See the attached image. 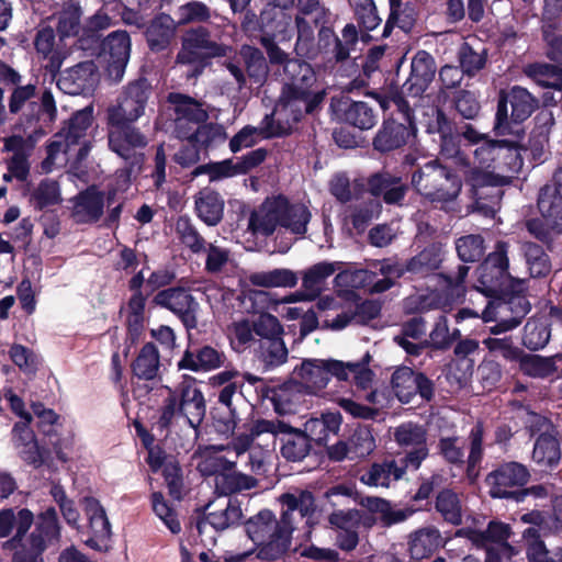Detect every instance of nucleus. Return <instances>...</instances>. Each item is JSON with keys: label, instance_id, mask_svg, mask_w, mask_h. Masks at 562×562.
Returning a JSON list of instances; mask_svg holds the SVG:
<instances>
[{"label": "nucleus", "instance_id": "nucleus-52", "mask_svg": "<svg viewBox=\"0 0 562 562\" xmlns=\"http://www.w3.org/2000/svg\"><path fill=\"white\" fill-rule=\"evenodd\" d=\"M436 508L447 521L453 525L461 522L462 507L457 494L452 491L446 490L439 493Z\"/></svg>", "mask_w": 562, "mask_h": 562}, {"label": "nucleus", "instance_id": "nucleus-30", "mask_svg": "<svg viewBox=\"0 0 562 562\" xmlns=\"http://www.w3.org/2000/svg\"><path fill=\"white\" fill-rule=\"evenodd\" d=\"M224 205L223 198L212 189H202L194 195L195 213L209 226H215L222 221Z\"/></svg>", "mask_w": 562, "mask_h": 562}, {"label": "nucleus", "instance_id": "nucleus-35", "mask_svg": "<svg viewBox=\"0 0 562 562\" xmlns=\"http://www.w3.org/2000/svg\"><path fill=\"white\" fill-rule=\"evenodd\" d=\"M224 361V353L212 347L205 346L199 349L196 353L186 351L178 363V368L191 371H211L223 366Z\"/></svg>", "mask_w": 562, "mask_h": 562}, {"label": "nucleus", "instance_id": "nucleus-14", "mask_svg": "<svg viewBox=\"0 0 562 562\" xmlns=\"http://www.w3.org/2000/svg\"><path fill=\"white\" fill-rule=\"evenodd\" d=\"M59 535L56 512L48 508L41 516L36 529L29 539V548L25 546L16 551L13 562H43L41 554L46 544Z\"/></svg>", "mask_w": 562, "mask_h": 562}, {"label": "nucleus", "instance_id": "nucleus-41", "mask_svg": "<svg viewBox=\"0 0 562 562\" xmlns=\"http://www.w3.org/2000/svg\"><path fill=\"white\" fill-rule=\"evenodd\" d=\"M15 446L24 461L32 465H40L43 462L42 452L37 446L34 434L29 427H20L16 424L13 428Z\"/></svg>", "mask_w": 562, "mask_h": 562}, {"label": "nucleus", "instance_id": "nucleus-40", "mask_svg": "<svg viewBox=\"0 0 562 562\" xmlns=\"http://www.w3.org/2000/svg\"><path fill=\"white\" fill-rule=\"evenodd\" d=\"M441 546V537L434 528H424L416 531L409 541V551L413 559L427 558Z\"/></svg>", "mask_w": 562, "mask_h": 562}, {"label": "nucleus", "instance_id": "nucleus-26", "mask_svg": "<svg viewBox=\"0 0 562 562\" xmlns=\"http://www.w3.org/2000/svg\"><path fill=\"white\" fill-rule=\"evenodd\" d=\"M436 72L434 58L425 50L418 52L412 60V71L403 85V91L409 95H420L432 81Z\"/></svg>", "mask_w": 562, "mask_h": 562}, {"label": "nucleus", "instance_id": "nucleus-47", "mask_svg": "<svg viewBox=\"0 0 562 562\" xmlns=\"http://www.w3.org/2000/svg\"><path fill=\"white\" fill-rule=\"evenodd\" d=\"M159 369V356L154 345L147 344L133 364L134 373L142 379L150 380L156 376Z\"/></svg>", "mask_w": 562, "mask_h": 562}, {"label": "nucleus", "instance_id": "nucleus-36", "mask_svg": "<svg viewBox=\"0 0 562 562\" xmlns=\"http://www.w3.org/2000/svg\"><path fill=\"white\" fill-rule=\"evenodd\" d=\"M292 2L293 0H269V8L260 15L267 34L276 36L286 33L291 25V16L285 13L284 8Z\"/></svg>", "mask_w": 562, "mask_h": 562}, {"label": "nucleus", "instance_id": "nucleus-44", "mask_svg": "<svg viewBox=\"0 0 562 562\" xmlns=\"http://www.w3.org/2000/svg\"><path fill=\"white\" fill-rule=\"evenodd\" d=\"M33 522V514L21 509L15 515L12 509L0 510V538L7 537L15 529L16 537L24 535Z\"/></svg>", "mask_w": 562, "mask_h": 562}, {"label": "nucleus", "instance_id": "nucleus-53", "mask_svg": "<svg viewBox=\"0 0 562 562\" xmlns=\"http://www.w3.org/2000/svg\"><path fill=\"white\" fill-rule=\"evenodd\" d=\"M366 505L387 525L403 521L412 514L411 510L394 509L389 502L376 497H368Z\"/></svg>", "mask_w": 562, "mask_h": 562}, {"label": "nucleus", "instance_id": "nucleus-22", "mask_svg": "<svg viewBox=\"0 0 562 562\" xmlns=\"http://www.w3.org/2000/svg\"><path fill=\"white\" fill-rule=\"evenodd\" d=\"M538 206L546 225L553 231L562 232V169L554 173L553 184H548L541 190Z\"/></svg>", "mask_w": 562, "mask_h": 562}, {"label": "nucleus", "instance_id": "nucleus-64", "mask_svg": "<svg viewBox=\"0 0 562 562\" xmlns=\"http://www.w3.org/2000/svg\"><path fill=\"white\" fill-rule=\"evenodd\" d=\"M348 442L355 459L370 454L375 447L374 438L366 427L357 429Z\"/></svg>", "mask_w": 562, "mask_h": 562}, {"label": "nucleus", "instance_id": "nucleus-62", "mask_svg": "<svg viewBox=\"0 0 562 562\" xmlns=\"http://www.w3.org/2000/svg\"><path fill=\"white\" fill-rule=\"evenodd\" d=\"M254 330L250 323L246 319L234 322L228 327V338L232 347L237 351L244 350L252 340Z\"/></svg>", "mask_w": 562, "mask_h": 562}, {"label": "nucleus", "instance_id": "nucleus-59", "mask_svg": "<svg viewBox=\"0 0 562 562\" xmlns=\"http://www.w3.org/2000/svg\"><path fill=\"white\" fill-rule=\"evenodd\" d=\"M483 239L479 235L464 236L457 241L458 255L464 262L480 259L483 255Z\"/></svg>", "mask_w": 562, "mask_h": 562}, {"label": "nucleus", "instance_id": "nucleus-32", "mask_svg": "<svg viewBox=\"0 0 562 562\" xmlns=\"http://www.w3.org/2000/svg\"><path fill=\"white\" fill-rule=\"evenodd\" d=\"M223 451V446H210L199 450L194 454L198 471L204 476L215 475V479L229 471L236 461L223 457L221 454Z\"/></svg>", "mask_w": 562, "mask_h": 562}, {"label": "nucleus", "instance_id": "nucleus-42", "mask_svg": "<svg viewBox=\"0 0 562 562\" xmlns=\"http://www.w3.org/2000/svg\"><path fill=\"white\" fill-rule=\"evenodd\" d=\"M175 36L173 20L169 15H160L151 22L147 30V41L153 50L165 49Z\"/></svg>", "mask_w": 562, "mask_h": 562}, {"label": "nucleus", "instance_id": "nucleus-29", "mask_svg": "<svg viewBox=\"0 0 562 562\" xmlns=\"http://www.w3.org/2000/svg\"><path fill=\"white\" fill-rule=\"evenodd\" d=\"M506 254V244L498 243L494 252L480 267L481 283L490 291L496 290L498 281L507 274L508 259Z\"/></svg>", "mask_w": 562, "mask_h": 562}, {"label": "nucleus", "instance_id": "nucleus-31", "mask_svg": "<svg viewBox=\"0 0 562 562\" xmlns=\"http://www.w3.org/2000/svg\"><path fill=\"white\" fill-rule=\"evenodd\" d=\"M104 200L101 192L89 188L74 200L72 217L77 223H91L103 213Z\"/></svg>", "mask_w": 562, "mask_h": 562}, {"label": "nucleus", "instance_id": "nucleus-33", "mask_svg": "<svg viewBox=\"0 0 562 562\" xmlns=\"http://www.w3.org/2000/svg\"><path fill=\"white\" fill-rule=\"evenodd\" d=\"M562 361L561 355L544 358L539 355L525 353L520 358L519 369L527 375L539 379H555L560 376L559 362Z\"/></svg>", "mask_w": 562, "mask_h": 562}, {"label": "nucleus", "instance_id": "nucleus-16", "mask_svg": "<svg viewBox=\"0 0 562 562\" xmlns=\"http://www.w3.org/2000/svg\"><path fill=\"white\" fill-rule=\"evenodd\" d=\"M352 296V292L340 290L335 294L319 297L317 308L326 314L324 319L326 327L340 330L351 322L356 308Z\"/></svg>", "mask_w": 562, "mask_h": 562}, {"label": "nucleus", "instance_id": "nucleus-60", "mask_svg": "<svg viewBox=\"0 0 562 562\" xmlns=\"http://www.w3.org/2000/svg\"><path fill=\"white\" fill-rule=\"evenodd\" d=\"M375 269L383 276V279L373 284L372 291L374 292H383L390 289L394 280L400 278L404 272L401 265L390 259L378 262Z\"/></svg>", "mask_w": 562, "mask_h": 562}, {"label": "nucleus", "instance_id": "nucleus-23", "mask_svg": "<svg viewBox=\"0 0 562 562\" xmlns=\"http://www.w3.org/2000/svg\"><path fill=\"white\" fill-rule=\"evenodd\" d=\"M154 303L180 316L188 328L196 326L195 312L198 304L187 291L182 289H167L160 291L154 297Z\"/></svg>", "mask_w": 562, "mask_h": 562}, {"label": "nucleus", "instance_id": "nucleus-21", "mask_svg": "<svg viewBox=\"0 0 562 562\" xmlns=\"http://www.w3.org/2000/svg\"><path fill=\"white\" fill-rule=\"evenodd\" d=\"M528 476V471L522 464L516 462L506 463L487 476L486 482L490 486V494L493 497L499 498L512 497L516 493L509 491V488L525 485Z\"/></svg>", "mask_w": 562, "mask_h": 562}, {"label": "nucleus", "instance_id": "nucleus-9", "mask_svg": "<svg viewBox=\"0 0 562 562\" xmlns=\"http://www.w3.org/2000/svg\"><path fill=\"white\" fill-rule=\"evenodd\" d=\"M249 538L259 547L258 557L263 560H276L289 548L291 530L281 518L278 521L272 512L265 509L250 518L246 524Z\"/></svg>", "mask_w": 562, "mask_h": 562}, {"label": "nucleus", "instance_id": "nucleus-3", "mask_svg": "<svg viewBox=\"0 0 562 562\" xmlns=\"http://www.w3.org/2000/svg\"><path fill=\"white\" fill-rule=\"evenodd\" d=\"M311 220L308 209L302 203H290L283 196L267 199L249 218V227L255 234L268 236L278 227L292 234H304Z\"/></svg>", "mask_w": 562, "mask_h": 562}, {"label": "nucleus", "instance_id": "nucleus-4", "mask_svg": "<svg viewBox=\"0 0 562 562\" xmlns=\"http://www.w3.org/2000/svg\"><path fill=\"white\" fill-rule=\"evenodd\" d=\"M91 122V110L86 109L77 112L68 126L55 135L54 140L48 145L47 158L43 162L44 169L49 171L52 166L85 159L90 150L85 137Z\"/></svg>", "mask_w": 562, "mask_h": 562}, {"label": "nucleus", "instance_id": "nucleus-57", "mask_svg": "<svg viewBox=\"0 0 562 562\" xmlns=\"http://www.w3.org/2000/svg\"><path fill=\"white\" fill-rule=\"evenodd\" d=\"M484 346L491 351L501 355L504 359L512 362H519L524 351L513 344L510 337L494 338L490 337L483 340Z\"/></svg>", "mask_w": 562, "mask_h": 562}, {"label": "nucleus", "instance_id": "nucleus-6", "mask_svg": "<svg viewBox=\"0 0 562 562\" xmlns=\"http://www.w3.org/2000/svg\"><path fill=\"white\" fill-rule=\"evenodd\" d=\"M170 100L176 105V125L179 137L189 139L192 143L175 155L176 161L187 167L199 159L195 144H203L205 142L203 135L209 127L201 124L206 120L207 114L196 101L186 95L172 94Z\"/></svg>", "mask_w": 562, "mask_h": 562}, {"label": "nucleus", "instance_id": "nucleus-48", "mask_svg": "<svg viewBox=\"0 0 562 562\" xmlns=\"http://www.w3.org/2000/svg\"><path fill=\"white\" fill-rule=\"evenodd\" d=\"M256 484L257 481L254 477L240 472H224V474H220L216 477L215 485L217 491L224 495H227L231 493L251 490L256 486Z\"/></svg>", "mask_w": 562, "mask_h": 562}, {"label": "nucleus", "instance_id": "nucleus-2", "mask_svg": "<svg viewBox=\"0 0 562 562\" xmlns=\"http://www.w3.org/2000/svg\"><path fill=\"white\" fill-rule=\"evenodd\" d=\"M370 356L367 353L361 362H344L335 359L304 360L293 371V380L308 394H317L324 390L330 376L347 381L353 375L355 382L361 389L369 386L372 371L367 367Z\"/></svg>", "mask_w": 562, "mask_h": 562}, {"label": "nucleus", "instance_id": "nucleus-19", "mask_svg": "<svg viewBox=\"0 0 562 562\" xmlns=\"http://www.w3.org/2000/svg\"><path fill=\"white\" fill-rule=\"evenodd\" d=\"M394 438L401 447L411 449L404 459L405 465L418 469L428 456L425 428L414 423H404L395 429Z\"/></svg>", "mask_w": 562, "mask_h": 562}, {"label": "nucleus", "instance_id": "nucleus-28", "mask_svg": "<svg viewBox=\"0 0 562 562\" xmlns=\"http://www.w3.org/2000/svg\"><path fill=\"white\" fill-rule=\"evenodd\" d=\"M331 109L338 117L361 130H369L375 124V116L364 102H353L348 97H341L333 99Z\"/></svg>", "mask_w": 562, "mask_h": 562}, {"label": "nucleus", "instance_id": "nucleus-18", "mask_svg": "<svg viewBox=\"0 0 562 562\" xmlns=\"http://www.w3.org/2000/svg\"><path fill=\"white\" fill-rule=\"evenodd\" d=\"M392 387L397 398L403 403H409L416 394H419L424 400H429L432 395L430 380L407 367L394 371Z\"/></svg>", "mask_w": 562, "mask_h": 562}, {"label": "nucleus", "instance_id": "nucleus-49", "mask_svg": "<svg viewBox=\"0 0 562 562\" xmlns=\"http://www.w3.org/2000/svg\"><path fill=\"white\" fill-rule=\"evenodd\" d=\"M60 201L59 187L53 180L42 181L30 195V202L40 210L58 204Z\"/></svg>", "mask_w": 562, "mask_h": 562}, {"label": "nucleus", "instance_id": "nucleus-39", "mask_svg": "<svg viewBox=\"0 0 562 562\" xmlns=\"http://www.w3.org/2000/svg\"><path fill=\"white\" fill-rule=\"evenodd\" d=\"M404 472L405 469L395 461H387L373 464L361 475L360 480L369 486L389 487L392 482L400 480Z\"/></svg>", "mask_w": 562, "mask_h": 562}, {"label": "nucleus", "instance_id": "nucleus-24", "mask_svg": "<svg viewBox=\"0 0 562 562\" xmlns=\"http://www.w3.org/2000/svg\"><path fill=\"white\" fill-rule=\"evenodd\" d=\"M82 506L92 537L86 543L95 550H103L106 548L105 541L111 537V525L108 519L105 509L100 502L93 497H85Z\"/></svg>", "mask_w": 562, "mask_h": 562}, {"label": "nucleus", "instance_id": "nucleus-25", "mask_svg": "<svg viewBox=\"0 0 562 562\" xmlns=\"http://www.w3.org/2000/svg\"><path fill=\"white\" fill-rule=\"evenodd\" d=\"M283 512L281 518L283 522L290 527L291 532L293 531V514L297 512L302 518L306 519V524L311 526L313 524V516L316 510L315 498L310 491L306 490H294L284 493L279 498Z\"/></svg>", "mask_w": 562, "mask_h": 562}, {"label": "nucleus", "instance_id": "nucleus-55", "mask_svg": "<svg viewBox=\"0 0 562 562\" xmlns=\"http://www.w3.org/2000/svg\"><path fill=\"white\" fill-rule=\"evenodd\" d=\"M524 252L532 277H542L550 271L549 258L540 246L526 244L524 246Z\"/></svg>", "mask_w": 562, "mask_h": 562}, {"label": "nucleus", "instance_id": "nucleus-17", "mask_svg": "<svg viewBox=\"0 0 562 562\" xmlns=\"http://www.w3.org/2000/svg\"><path fill=\"white\" fill-rule=\"evenodd\" d=\"M226 53L227 47L210 41L205 31L198 29L188 32L184 36L177 61L180 64H195L205 58L225 56Z\"/></svg>", "mask_w": 562, "mask_h": 562}, {"label": "nucleus", "instance_id": "nucleus-1", "mask_svg": "<svg viewBox=\"0 0 562 562\" xmlns=\"http://www.w3.org/2000/svg\"><path fill=\"white\" fill-rule=\"evenodd\" d=\"M261 44L270 63L283 66L286 80L271 116L267 115L260 127L265 137H271L289 133L304 113L322 103L326 91L317 83L310 64L289 58L268 36L261 38Z\"/></svg>", "mask_w": 562, "mask_h": 562}, {"label": "nucleus", "instance_id": "nucleus-54", "mask_svg": "<svg viewBox=\"0 0 562 562\" xmlns=\"http://www.w3.org/2000/svg\"><path fill=\"white\" fill-rule=\"evenodd\" d=\"M151 506L156 516L165 524V526L172 532L178 533L181 530L180 521L178 520L175 509L165 501L162 494L153 493Z\"/></svg>", "mask_w": 562, "mask_h": 562}, {"label": "nucleus", "instance_id": "nucleus-8", "mask_svg": "<svg viewBox=\"0 0 562 562\" xmlns=\"http://www.w3.org/2000/svg\"><path fill=\"white\" fill-rule=\"evenodd\" d=\"M263 434L272 436L285 435L281 452L290 461H300L310 451V439L302 431L293 430L290 426L279 420L259 419L251 425L249 435H240L234 440L232 450L235 452V457L237 458L246 452L251 441Z\"/></svg>", "mask_w": 562, "mask_h": 562}, {"label": "nucleus", "instance_id": "nucleus-7", "mask_svg": "<svg viewBox=\"0 0 562 562\" xmlns=\"http://www.w3.org/2000/svg\"><path fill=\"white\" fill-rule=\"evenodd\" d=\"M166 390L168 397L161 412V424L169 425L173 417L180 414L191 427H198L205 416L206 405L196 379L183 374L176 389L166 386Z\"/></svg>", "mask_w": 562, "mask_h": 562}, {"label": "nucleus", "instance_id": "nucleus-50", "mask_svg": "<svg viewBox=\"0 0 562 562\" xmlns=\"http://www.w3.org/2000/svg\"><path fill=\"white\" fill-rule=\"evenodd\" d=\"M302 398L299 385L290 382L281 386L274 394V407L279 414L293 413Z\"/></svg>", "mask_w": 562, "mask_h": 562}, {"label": "nucleus", "instance_id": "nucleus-11", "mask_svg": "<svg viewBox=\"0 0 562 562\" xmlns=\"http://www.w3.org/2000/svg\"><path fill=\"white\" fill-rule=\"evenodd\" d=\"M108 142L113 153L132 165L143 159L148 145L146 135L131 124H109Z\"/></svg>", "mask_w": 562, "mask_h": 562}, {"label": "nucleus", "instance_id": "nucleus-37", "mask_svg": "<svg viewBox=\"0 0 562 562\" xmlns=\"http://www.w3.org/2000/svg\"><path fill=\"white\" fill-rule=\"evenodd\" d=\"M342 262H318L305 270L302 278V286L307 291L306 299L314 300L323 289L325 280L340 270Z\"/></svg>", "mask_w": 562, "mask_h": 562}, {"label": "nucleus", "instance_id": "nucleus-45", "mask_svg": "<svg viewBox=\"0 0 562 562\" xmlns=\"http://www.w3.org/2000/svg\"><path fill=\"white\" fill-rule=\"evenodd\" d=\"M409 132L401 123H386L374 138V147L381 151L391 150L402 146Z\"/></svg>", "mask_w": 562, "mask_h": 562}, {"label": "nucleus", "instance_id": "nucleus-15", "mask_svg": "<svg viewBox=\"0 0 562 562\" xmlns=\"http://www.w3.org/2000/svg\"><path fill=\"white\" fill-rule=\"evenodd\" d=\"M130 52L131 40L124 31L113 32L103 42L99 63L112 80L120 81L123 78Z\"/></svg>", "mask_w": 562, "mask_h": 562}, {"label": "nucleus", "instance_id": "nucleus-51", "mask_svg": "<svg viewBox=\"0 0 562 562\" xmlns=\"http://www.w3.org/2000/svg\"><path fill=\"white\" fill-rule=\"evenodd\" d=\"M370 188L373 194L383 195L386 203H397L404 196V187L386 176L372 178Z\"/></svg>", "mask_w": 562, "mask_h": 562}, {"label": "nucleus", "instance_id": "nucleus-56", "mask_svg": "<svg viewBox=\"0 0 562 562\" xmlns=\"http://www.w3.org/2000/svg\"><path fill=\"white\" fill-rule=\"evenodd\" d=\"M550 338L548 325L540 321H529L525 325L522 341L529 349H539L544 347Z\"/></svg>", "mask_w": 562, "mask_h": 562}, {"label": "nucleus", "instance_id": "nucleus-38", "mask_svg": "<svg viewBox=\"0 0 562 562\" xmlns=\"http://www.w3.org/2000/svg\"><path fill=\"white\" fill-rule=\"evenodd\" d=\"M265 154L260 150H256L236 164L231 159L213 162L210 181H218L225 178L246 173L248 170L260 164Z\"/></svg>", "mask_w": 562, "mask_h": 562}, {"label": "nucleus", "instance_id": "nucleus-63", "mask_svg": "<svg viewBox=\"0 0 562 562\" xmlns=\"http://www.w3.org/2000/svg\"><path fill=\"white\" fill-rule=\"evenodd\" d=\"M203 250L206 252L205 269L209 272H220L231 262L229 250L225 247L210 243Z\"/></svg>", "mask_w": 562, "mask_h": 562}, {"label": "nucleus", "instance_id": "nucleus-13", "mask_svg": "<svg viewBox=\"0 0 562 562\" xmlns=\"http://www.w3.org/2000/svg\"><path fill=\"white\" fill-rule=\"evenodd\" d=\"M148 99V88L144 81H137L127 87L116 105L108 110V124H132L145 111Z\"/></svg>", "mask_w": 562, "mask_h": 562}, {"label": "nucleus", "instance_id": "nucleus-27", "mask_svg": "<svg viewBox=\"0 0 562 562\" xmlns=\"http://www.w3.org/2000/svg\"><path fill=\"white\" fill-rule=\"evenodd\" d=\"M97 68L92 61L81 63L67 70L58 80L60 89L69 94L91 91L97 83Z\"/></svg>", "mask_w": 562, "mask_h": 562}, {"label": "nucleus", "instance_id": "nucleus-46", "mask_svg": "<svg viewBox=\"0 0 562 562\" xmlns=\"http://www.w3.org/2000/svg\"><path fill=\"white\" fill-rule=\"evenodd\" d=\"M510 535L509 527L502 522H490L485 533L480 535V543L483 546L498 547L508 558L516 554V550L507 543ZM474 541H479L474 538Z\"/></svg>", "mask_w": 562, "mask_h": 562}, {"label": "nucleus", "instance_id": "nucleus-34", "mask_svg": "<svg viewBox=\"0 0 562 562\" xmlns=\"http://www.w3.org/2000/svg\"><path fill=\"white\" fill-rule=\"evenodd\" d=\"M560 458L561 450L557 431L548 426L535 442L532 459L540 467H553L558 464Z\"/></svg>", "mask_w": 562, "mask_h": 562}, {"label": "nucleus", "instance_id": "nucleus-12", "mask_svg": "<svg viewBox=\"0 0 562 562\" xmlns=\"http://www.w3.org/2000/svg\"><path fill=\"white\" fill-rule=\"evenodd\" d=\"M507 104L512 108L510 119L515 123L529 117L536 106L533 98L526 89L521 87H513L505 97L501 98L498 103L495 123V130L498 135L518 133V131H514L509 125L507 117Z\"/></svg>", "mask_w": 562, "mask_h": 562}, {"label": "nucleus", "instance_id": "nucleus-58", "mask_svg": "<svg viewBox=\"0 0 562 562\" xmlns=\"http://www.w3.org/2000/svg\"><path fill=\"white\" fill-rule=\"evenodd\" d=\"M240 56L246 63L248 75L254 78L256 82L261 81L267 74L266 61L261 52L251 46H243Z\"/></svg>", "mask_w": 562, "mask_h": 562}, {"label": "nucleus", "instance_id": "nucleus-43", "mask_svg": "<svg viewBox=\"0 0 562 562\" xmlns=\"http://www.w3.org/2000/svg\"><path fill=\"white\" fill-rule=\"evenodd\" d=\"M249 281L265 288H292L297 283V277L292 270L274 269L252 273Z\"/></svg>", "mask_w": 562, "mask_h": 562}, {"label": "nucleus", "instance_id": "nucleus-61", "mask_svg": "<svg viewBox=\"0 0 562 562\" xmlns=\"http://www.w3.org/2000/svg\"><path fill=\"white\" fill-rule=\"evenodd\" d=\"M539 527L532 526L524 531V538L528 544L527 554L530 562H553L548 558V552L542 541L539 540Z\"/></svg>", "mask_w": 562, "mask_h": 562}, {"label": "nucleus", "instance_id": "nucleus-10", "mask_svg": "<svg viewBox=\"0 0 562 562\" xmlns=\"http://www.w3.org/2000/svg\"><path fill=\"white\" fill-rule=\"evenodd\" d=\"M412 183L418 192L431 201H453L460 193V178L438 160L426 162L412 176Z\"/></svg>", "mask_w": 562, "mask_h": 562}, {"label": "nucleus", "instance_id": "nucleus-20", "mask_svg": "<svg viewBox=\"0 0 562 562\" xmlns=\"http://www.w3.org/2000/svg\"><path fill=\"white\" fill-rule=\"evenodd\" d=\"M241 518V509L238 504L226 497H218L206 506V513L196 525L199 533H204L207 526L215 530H224Z\"/></svg>", "mask_w": 562, "mask_h": 562}, {"label": "nucleus", "instance_id": "nucleus-5", "mask_svg": "<svg viewBox=\"0 0 562 562\" xmlns=\"http://www.w3.org/2000/svg\"><path fill=\"white\" fill-rule=\"evenodd\" d=\"M503 166H508L510 170H516L520 166L519 155L516 148L507 142H483L474 150L473 166L464 170L467 181L477 188L485 184L496 183L493 171L502 170Z\"/></svg>", "mask_w": 562, "mask_h": 562}]
</instances>
